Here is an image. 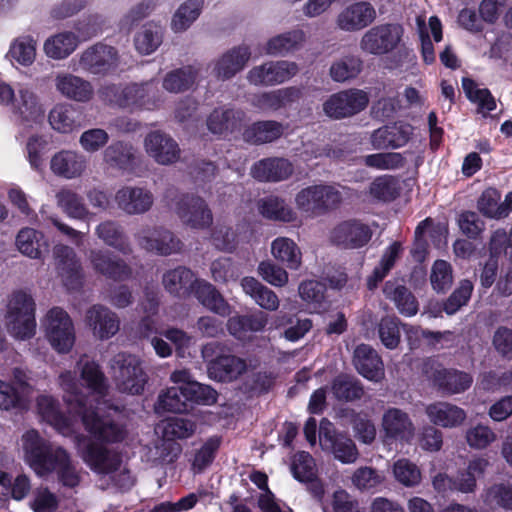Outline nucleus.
<instances>
[{"instance_id": "e2e57ef3", "label": "nucleus", "mask_w": 512, "mask_h": 512, "mask_svg": "<svg viewBox=\"0 0 512 512\" xmlns=\"http://www.w3.org/2000/svg\"><path fill=\"white\" fill-rule=\"evenodd\" d=\"M462 87L468 99L478 105V111L484 116L495 110L496 101L488 89L478 87L468 78L463 79Z\"/></svg>"}, {"instance_id": "aec40b11", "label": "nucleus", "mask_w": 512, "mask_h": 512, "mask_svg": "<svg viewBox=\"0 0 512 512\" xmlns=\"http://www.w3.org/2000/svg\"><path fill=\"white\" fill-rule=\"evenodd\" d=\"M372 236L370 228L357 220L337 224L330 232V240L345 249H356L366 245Z\"/></svg>"}, {"instance_id": "603ef678", "label": "nucleus", "mask_w": 512, "mask_h": 512, "mask_svg": "<svg viewBox=\"0 0 512 512\" xmlns=\"http://www.w3.org/2000/svg\"><path fill=\"white\" fill-rule=\"evenodd\" d=\"M403 248L400 242H393L383 252L379 265L374 269L373 274L368 278L367 285L370 290L377 287L389 271L394 267L395 262L400 258Z\"/></svg>"}, {"instance_id": "7ed1b4c3", "label": "nucleus", "mask_w": 512, "mask_h": 512, "mask_svg": "<svg viewBox=\"0 0 512 512\" xmlns=\"http://www.w3.org/2000/svg\"><path fill=\"white\" fill-rule=\"evenodd\" d=\"M74 441L83 462L93 472L102 476L100 484L102 489L114 487L128 490L134 485V476L122 462L118 452L96 443L84 435L75 434Z\"/></svg>"}, {"instance_id": "72a5a7b5", "label": "nucleus", "mask_w": 512, "mask_h": 512, "mask_svg": "<svg viewBox=\"0 0 512 512\" xmlns=\"http://www.w3.org/2000/svg\"><path fill=\"white\" fill-rule=\"evenodd\" d=\"M251 173L259 181L278 182L292 175L293 165L287 159L267 158L254 164Z\"/></svg>"}, {"instance_id": "864d4df0", "label": "nucleus", "mask_w": 512, "mask_h": 512, "mask_svg": "<svg viewBox=\"0 0 512 512\" xmlns=\"http://www.w3.org/2000/svg\"><path fill=\"white\" fill-rule=\"evenodd\" d=\"M304 41V31L293 30L271 38L265 50L269 55H284L298 49Z\"/></svg>"}, {"instance_id": "4be33fe9", "label": "nucleus", "mask_w": 512, "mask_h": 512, "mask_svg": "<svg viewBox=\"0 0 512 512\" xmlns=\"http://www.w3.org/2000/svg\"><path fill=\"white\" fill-rule=\"evenodd\" d=\"M84 321L92 335L99 340L110 339L120 328L117 314L100 304L87 309Z\"/></svg>"}, {"instance_id": "13d9d810", "label": "nucleus", "mask_w": 512, "mask_h": 512, "mask_svg": "<svg viewBox=\"0 0 512 512\" xmlns=\"http://www.w3.org/2000/svg\"><path fill=\"white\" fill-rule=\"evenodd\" d=\"M392 475L400 485L412 488L422 481V473L417 464L407 458L396 460L391 466Z\"/></svg>"}, {"instance_id": "a211bd4d", "label": "nucleus", "mask_w": 512, "mask_h": 512, "mask_svg": "<svg viewBox=\"0 0 512 512\" xmlns=\"http://www.w3.org/2000/svg\"><path fill=\"white\" fill-rule=\"evenodd\" d=\"M502 253L509 258L512 264V229L509 234L503 229H498L492 234L490 240V259L480 274V282L483 287L489 288L495 282L498 269L496 257Z\"/></svg>"}, {"instance_id": "bf43d9fd", "label": "nucleus", "mask_w": 512, "mask_h": 512, "mask_svg": "<svg viewBox=\"0 0 512 512\" xmlns=\"http://www.w3.org/2000/svg\"><path fill=\"white\" fill-rule=\"evenodd\" d=\"M156 432L161 434L166 441L184 439L195 432V424L182 418H169L157 425Z\"/></svg>"}, {"instance_id": "774afa93", "label": "nucleus", "mask_w": 512, "mask_h": 512, "mask_svg": "<svg viewBox=\"0 0 512 512\" xmlns=\"http://www.w3.org/2000/svg\"><path fill=\"white\" fill-rule=\"evenodd\" d=\"M187 404L186 388L171 387L159 395L156 408L159 411L181 413L187 409Z\"/></svg>"}, {"instance_id": "0e129e2a", "label": "nucleus", "mask_w": 512, "mask_h": 512, "mask_svg": "<svg viewBox=\"0 0 512 512\" xmlns=\"http://www.w3.org/2000/svg\"><path fill=\"white\" fill-rule=\"evenodd\" d=\"M96 234L104 243L123 253L131 251L126 236L115 222L106 221L99 224L96 228Z\"/></svg>"}, {"instance_id": "2f4dec72", "label": "nucleus", "mask_w": 512, "mask_h": 512, "mask_svg": "<svg viewBox=\"0 0 512 512\" xmlns=\"http://www.w3.org/2000/svg\"><path fill=\"white\" fill-rule=\"evenodd\" d=\"M354 365L364 378L380 382L384 378V367L377 352L368 345L361 344L354 351Z\"/></svg>"}, {"instance_id": "4468645a", "label": "nucleus", "mask_w": 512, "mask_h": 512, "mask_svg": "<svg viewBox=\"0 0 512 512\" xmlns=\"http://www.w3.org/2000/svg\"><path fill=\"white\" fill-rule=\"evenodd\" d=\"M142 249L159 255H170L181 250L182 243L174 234L162 227L142 228L135 234Z\"/></svg>"}, {"instance_id": "0eeeda50", "label": "nucleus", "mask_w": 512, "mask_h": 512, "mask_svg": "<svg viewBox=\"0 0 512 512\" xmlns=\"http://www.w3.org/2000/svg\"><path fill=\"white\" fill-rule=\"evenodd\" d=\"M403 34L404 29L399 24H379L361 36L359 48L362 52L374 56L390 54L400 46Z\"/></svg>"}, {"instance_id": "b1692460", "label": "nucleus", "mask_w": 512, "mask_h": 512, "mask_svg": "<svg viewBox=\"0 0 512 512\" xmlns=\"http://www.w3.org/2000/svg\"><path fill=\"white\" fill-rule=\"evenodd\" d=\"M425 373L439 389L450 395L466 391L473 382L470 374L454 369H446L440 365H432L429 369H425Z\"/></svg>"}, {"instance_id": "de8ad7c7", "label": "nucleus", "mask_w": 512, "mask_h": 512, "mask_svg": "<svg viewBox=\"0 0 512 512\" xmlns=\"http://www.w3.org/2000/svg\"><path fill=\"white\" fill-rule=\"evenodd\" d=\"M4 315H36V302L27 289L11 291L5 300Z\"/></svg>"}, {"instance_id": "ea45409f", "label": "nucleus", "mask_w": 512, "mask_h": 512, "mask_svg": "<svg viewBox=\"0 0 512 512\" xmlns=\"http://www.w3.org/2000/svg\"><path fill=\"white\" fill-rule=\"evenodd\" d=\"M489 462L483 457H477L469 461L467 467L458 471L455 477V491L469 494L477 488V480L483 477Z\"/></svg>"}, {"instance_id": "f3484780", "label": "nucleus", "mask_w": 512, "mask_h": 512, "mask_svg": "<svg viewBox=\"0 0 512 512\" xmlns=\"http://www.w3.org/2000/svg\"><path fill=\"white\" fill-rule=\"evenodd\" d=\"M381 429L386 441L410 443L415 436V426L408 413L395 407L384 411Z\"/></svg>"}, {"instance_id": "4d7b16f0", "label": "nucleus", "mask_w": 512, "mask_h": 512, "mask_svg": "<svg viewBox=\"0 0 512 512\" xmlns=\"http://www.w3.org/2000/svg\"><path fill=\"white\" fill-rule=\"evenodd\" d=\"M281 124L275 121H261L247 128L243 134L247 142L263 144L276 140L282 134Z\"/></svg>"}, {"instance_id": "393cba45", "label": "nucleus", "mask_w": 512, "mask_h": 512, "mask_svg": "<svg viewBox=\"0 0 512 512\" xmlns=\"http://www.w3.org/2000/svg\"><path fill=\"white\" fill-rule=\"evenodd\" d=\"M37 411L42 419L54 427L61 435L65 437L75 436L77 421L64 416L59 403L50 395H40L37 398Z\"/></svg>"}, {"instance_id": "f257e3e1", "label": "nucleus", "mask_w": 512, "mask_h": 512, "mask_svg": "<svg viewBox=\"0 0 512 512\" xmlns=\"http://www.w3.org/2000/svg\"><path fill=\"white\" fill-rule=\"evenodd\" d=\"M77 369L83 385L89 389L84 398L79 394V383L74 373L64 371L59 375L58 383L63 391V399L70 411L81 415L85 430L96 440L104 443H117L124 440L127 431L107 409H111L105 399L108 384L99 365L81 357Z\"/></svg>"}, {"instance_id": "6e6d98bb", "label": "nucleus", "mask_w": 512, "mask_h": 512, "mask_svg": "<svg viewBox=\"0 0 512 512\" xmlns=\"http://www.w3.org/2000/svg\"><path fill=\"white\" fill-rule=\"evenodd\" d=\"M204 1L187 0L175 11L171 20V29L175 33L186 31L199 17Z\"/></svg>"}, {"instance_id": "ddd939ff", "label": "nucleus", "mask_w": 512, "mask_h": 512, "mask_svg": "<svg viewBox=\"0 0 512 512\" xmlns=\"http://www.w3.org/2000/svg\"><path fill=\"white\" fill-rule=\"evenodd\" d=\"M377 17L374 6L367 1H356L344 6L335 17V27L342 32H359L371 25Z\"/></svg>"}, {"instance_id": "9d476101", "label": "nucleus", "mask_w": 512, "mask_h": 512, "mask_svg": "<svg viewBox=\"0 0 512 512\" xmlns=\"http://www.w3.org/2000/svg\"><path fill=\"white\" fill-rule=\"evenodd\" d=\"M219 349V344L211 342L203 346L202 357L208 361V375L217 381H232L242 375L247 365L245 361L233 355H220L215 359L212 357Z\"/></svg>"}, {"instance_id": "c756f323", "label": "nucleus", "mask_w": 512, "mask_h": 512, "mask_svg": "<svg viewBox=\"0 0 512 512\" xmlns=\"http://www.w3.org/2000/svg\"><path fill=\"white\" fill-rule=\"evenodd\" d=\"M425 413L432 424L449 429L461 426L467 418L464 409L446 401L428 404Z\"/></svg>"}, {"instance_id": "052dcab7", "label": "nucleus", "mask_w": 512, "mask_h": 512, "mask_svg": "<svg viewBox=\"0 0 512 512\" xmlns=\"http://www.w3.org/2000/svg\"><path fill=\"white\" fill-rule=\"evenodd\" d=\"M56 200L58 207L70 218L85 219L90 214L82 197L71 189H61Z\"/></svg>"}, {"instance_id": "f8f14e48", "label": "nucleus", "mask_w": 512, "mask_h": 512, "mask_svg": "<svg viewBox=\"0 0 512 512\" xmlns=\"http://www.w3.org/2000/svg\"><path fill=\"white\" fill-rule=\"evenodd\" d=\"M87 26V28H84V26H79L77 28L78 36L72 32H61L46 39L43 45V50L47 57L55 60H61L68 57L77 48L79 44V37L82 40H87L97 34L99 27L96 24V21L93 23L89 22Z\"/></svg>"}, {"instance_id": "1a4fd4ad", "label": "nucleus", "mask_w": 512, "mask_h": 512, "mask_svg": "<svg viewBox=\"0 0 512 512\" xmlns=\"http://www.w3.org/2000/svg\"><path fill=\"white\" fill-rule=\"evenodd\" d=\"M368 103L364 90L352 88L330 95L323 103V112L330 118L343 119L363 111Z\"/></svg>"}, {"instance_id": "c85d7f7f", "label": "nucleus", "mask_w": 512, "mask_h": 512, "mask_svg": "<svg viewBox=\"0 0 512 512\" xmlns=\"http://www.w3.org/2000/svg\"><path fill=\"white\" fill-rule=\"evenodd\" d=\"M87 158L74 150H61L50 160V169L58 177L71 180L81 177L87 169Z\"/></svg>"}, {"instance_id": "37998d69", "label": "nucleus", "mask_w": 512, "mask_h": 512, "mask_svg": "<svg viewBox=\"0 0 512 512\" xmlns=\"http://www.w3.org/2000/svg\"><path fill=\"white\" fill-rule=\"evenodd\" d=\"M199 76L195 66H184L168 72L162 81V87L169 93H182L189 90Z\"/></svg>"}, {"instance_id": "4c0bfd02", "label": "nucleus", "mask_w": 512, "mask_h": 512, "mask_svg": "<svg viewBox=\"0 0 512 512\" xmlns=\"http://www.w3.org/2000/svg\"><path fill=\"white\" fill-rule=\"evenodd\" d=\"M272 257L290 270H298L302 265V251L298 244L288 237H277L271 242Z\"/></svg>"}, {"instance_id": "680f3d73", "label": "nucleus", "mask_w": 512, "mask_h": 512, "mask_svg": "<svg viewBox=\"0 0 512 512\" xmlns=\"http://www.w3.org/2000/svg\"><path fill=\"white\" fill-rule=\"evenodd\" d=\"M326 286L316 280H305L299 284L298 293L315 312H321L326 308Z\"/></svg>"}, {"instance_id": "20e7f679", "label": "nucleus", "mask_w": 512, "mask_h": 512, "mask_svg": "<svg viewBox=\"0 0 512 512\" xmlns=\"http://www.w3.org/2000/svg\"><path fill=\"white\" fill-rule=\"evenodd\" d=\"M342 201V193L331 185L316 184L300 189L294 197L296 209L306 218L324 215Z\"/></svg>"}, {"instance_id": "338daca9", "label": "nucleus", "mask_w": 512, "mask_h": 512, "mask_svg": "<svg viewBox=\"0 0 512 512\" xmlns=\"http://www.w3.org/2000/svg\"><path fill=\"white\" fill-rule=\"evenodd\" d=\"M362 70V61L355 56H346L332 63L330 76L336 82L356 78Z\"/></svg>"}, {"instance_id": "79ce46f5", "label": "nucleus", "mask_w": 512, "mask_h": 512, "mask_svg": "<svg viewBox=\"0 0 512 512\" xmlns=\"http://www.w3.org/2000/svg\"><path fill=\"white\" fill-rule=\"evenodd\" d=\"M260 214L270 220L281 222H295L297 212L283 199L277 196H268L258 202Z\"/></svg>"}, {"instance_id": "6ab92c4d", "label": "nucleus", "mask_w": 512, "mask_h": 512, "mask_svg": "<svg viewBox=\"0 0 512 512\" xmlns=\"http://www.w3.org/2000/svg\"><path fill=\"white\" fill-rule=\"evenodd\" d=\"M11 107L13 114L27 125L41 123L45 116V106L40 97L28 87L18 89Z\"/></svg>"}, {"instance_id": "6e6552de", "label": "nucleus", "mask_w": 512, "mask_h": 512, "mask_svg": "<svg viewBox=\"0 0 512 512\" xmlns=\"http://www.w3.org/2000/svg\"><path fill=\"white\" fill-rule=\"evenodd\" d=\"M319 443L323 451L330 453L342 464H353L359 458L355 442L348 435L337 432L327 420L320 423Z\"/></svg>"}, {"instance_id": "a878e982", "label": "nucleus", "mask_w": 512, "mask_h": 512, "mask_svg": "<svg viewBox=\"0 0 512 512\" xmlns=\"http://www.w3.org/2000/svg\"><path fill=\"white\" fill-rule=\"evenodd\" d=\"M54 255L63 284L70 290L79 288L82 284L83 274L75 251L69 246L56 245Z\"/></svg>"}, {"instance_id": "bb28decb", "label": "nucleus", "mask_w": 512, "mask_h": 512, "mask_svg": "<svg viewBox=\"0 0 512 512\" xmlns=\"http://www.w3.org/2000/svg\"><path fill=\"white\" fill-rule=\"evenodd\" d=\"M117 207L129 215L147 212L153 205V195L141 187L123 186L114 196Z\"/></svg>"}, {"instance_id": "7c9ffc66", "label": "nucleus", "mask_w": 512, "mask_h": 512, "mask_svg": "<svg viewBox=\"0 0 512 512\" xmlns=\"http://www.w3.org/2000/svg\"><path fill=\"white\" fill-rule=\"evenodd\" d=\"M412 131L413 128L409 124L395 123L373 131L370 142L377 150L400 148L410 140Z\"/></svg>"}, {"instance_id": "58836bf2", "label": "nucleus", "mask_w": 512, "mask_h": 512, "mask_svg": "<svg viewBox=\"0 0 512 512\" xmlns=\"http://www.w3.org/2000/svg\"><path fill=\"white\" fill-rule=\"evenodd\" d=\"M48 120L51 127L59 133H72L81 123L77 109L67 103L56 104L49 112Z\"/></svg>"}, {"instance_id": "c03bdc74", "label": "nucleus", "mask_w": 512, "mask_h": 512, "mask_svg": "<svg viewBox=\"0 0 512 512\" xmlns=\"http://www.w3.org/2000/svg\"><path fill=\"white\" fill-rule=\"evenodd\" d=\"M383 292L386 298L395 303L401 314L410 317L418 312V303L405 286L399 285L394 281H388L385 283Z\"/></svg>"}, {"instance_id": "09e8293b", "label": "nucleus", "mask_w": 512, "mask_h": 512, "mask_svg": "<svg viewBox=\"0 0 512 512\" xmlns=\"http://www.w3.org/2000/svg\"><path fill=\"white\" fill-rule=\"evenodd\" d=\"M4 326L12 338L29 340L36 334V315H4Z\"/></svg>"}, {"instance_id": "a18cd8bd", "label": "nucleus", "mask_w": 512, "mask_h": 512, "mask_svg": "<svg viewBox=\"0 0 512 512\" xmlns=\"http://www.w3.org/2000/svg\"><path fill=\"white\" fill-rule=\"evenodd\" d=\"M103 160L112 168L129 170L135 164L136 151L131 144L115 142L104 150Z\"/></svg>"}, {"instance_id": "f704fd0d", "label": "nucleus", "mask_w": 512, "mask_h": 512, "mask_svg": "<svg viewBox=\"0 0 512 512\" xmlns=\"http://www.w3.org/2000/svg\"><path fill=\"white\" fill-rule=\"evenodd\" d=\"M300 95V90L295 87H286L255 95L251 104L260 111H276L295 101Z\"/></svg>"}, {"instance_id": "423d86ee", "label": "nucleus", "mask_w": 512, "mask_h": 512, "mask_svg": "<svg viewBox=\"0 0 512 512\" xmlns=\"http://www.w3.org/2000/svg\"><path fill=\"white\" fill-rule=\"evenodd\" d=\"M110 368L115 385L120 392L131 395L143 392L148 378L137 356L118 353L112 358Z\"/></svg>"}, {"instance_id": "49530a36", "label": "nucleus", "mask_w": 512, "mask_h": 512, "mask_svg": "<svg viewBox=\"0 0 512 512\" xmlns=\"http://www.w3.org/2000/svg\"><path fill=\"white\" fill-rule=\"evenodd\" d=\"M195 295L199 302L207 309L221 316H227L230 314L229 304L212 284L205 281L197 282Z\"/></svg>"}, {"instance_id": "5701e85b", "label": "nucleus", "mask_w": 512, "mask_h": 512, "mask_svg": "<svg viewBox=\"0 0 512 512\" xmlns=\"http://www.w3.org/2000/svg\"><path fill=\"white\" fill-rule=\"evenodd\" d=\"M144 149L147 155L160 165L175 163L180 157V149L176 141L160 131H153L146 135Z\"/></svg>"}, {"instance_id": "39448f33", "label": "nucleus", "mask_w": 512, "mask_h": 512, "mask_svg": "<svg viewBox=\"0 0 512 512\" xmlns=\"http://www.w3.org/2000/svg\"><path fill=\"white\" fill-rule=\"evenodd\" d=\"M44 336L53 350L60 354L69 353L76 340L74 323L69 314L59 307L47 311L41 319Z\"/></svg>"}, {"instance_id": "8fccbe9b", "label": "nucleus", "mask_w": 512, "mask_h": 512, "mask_svg": "<svg viewBox=\"0 0 512 512\" xmlns=\"http://www.w3.org/2000/svg\"><path fill=\"white\" fill-rule=\"evenodd\" d=\"M243 121V113L232 109H216L208 120V129L214 134H222L226 131H235L240 128Z\"/></svg>"}, {"instance_id": "69168bd1", "label": "nucleus", "mask_w": 512, "mask_h": 512, "mask_svg": "<svg viewBox=\"0 0 512 512\" xmlns=\"http://www.w3.org/2000/svg\"><path fill=\"white\" fill-rule=\"evenodd\" d=\"M481 499L487 506L512 510V484H493L483 491Z\"/></svg>"}, {"instance_id": "5fc2aeb1", "label": "nucleus", "mask_w": 512, "mask_h": 512, "mask_svg": "<svg viewBox=\"0 0 512 512\" xmlns=\"http://www.w3.org/2000/svg\"><path fill=\"white\" fill-rule=\"evenodd\" d=\"M16 246L23 255L37 259L41 257L43 249L47 248V243L42 233L32 228H24L16 237Z\"/></svg>"}, {"instance_id": "f03ea898", "label": "nucleus", "mask_w": 512, "mask_h": 512, "mask_svg": "<svg viewBox=\"0 0 512 512\" xmlns=\"http://www.w3.org/2000/svg\"><path fill=\"white\" fill-rule=\"evenodd\" d=\"M21 446L26 464L37 476L46 478L55 473L64 487L75 488L80 484L81 470L70 454L62 447L49 444L36 430H28L22 435Z\"/></svg>"}, {"instance_id": "9b49d317", "label": "nucleus", "mask_w": 512, "mask_h": 512, "mask_svg": "<svg viewBox=\"0 0 512 512\" xmlns=\"http://www.w3.org/2000/svg\"><path fill=\"white\" fill-rule=\"evenodd\" d=\"M299 71L295 62L280 60L268 61L254 66L247 73V80L254 86H274L282 84Z\"/></svg>"}, {"instance_id": "3c124183", "label": "nucleus", "mask_w": 512, "mask_h": 512, "mask_svg": "<svg viewBox=\"0 0 512 512\" xmlns=\"http://www.w3.org/2000/svg\"><path fill=\"white\" fill-rule=\"evenodd\" d=\"M163 30L160 25L149 22L141 27L134 37L135 49L142 55L155 52L162 43Z\"/></svg>"}, {"instance_id": "c9c22d12", "label": "nucleus", "mask_w": 512, "mask_h": 512, "mask_svg": "<svg viewBox=\"0 0 512 512\" xmlns=\"http://www.w3.org/2000/svg\"><path fill=\"white\" fill-rule=\"evenodd\" d=\"M37 41L30 35H21L13 39L6 53V59L12 65L30 67L36 60Z\"/></svg>"}, {"instance_id": "e433bc0d", "label": "nucleus", "mask_w": 512, "mask_h": 512, "mask_svg": "<svg viewBox=\"0 0 512 512\" xmlns=\"http://www.w3.org/2000/svg\"><path fill=\"white\" fill-rule=\"evenodd\" d=\"M89 259L94 270L108 278L121 280L130 275V268L123 261L112 257L108 252L92 250Z\"/></svg>"}, {"instance_id": "a19ab883", "label": "nucleus", "mask_w": 512, "mask_h": 512, "mask_svg": "<svg viewBox=\"0 0 512 512\" xmlns=\"http://www.w3.org/2000/svg\"><path fill=\"white\" fill-rule=\"evenodd\" d=\"M241 286L245 294L249 295L262 309L276 311L279 308L280 300L277 294L257 279L244 277L241 280Z\"/></svg>"}, {"instance_id": "cd10ccee", "label": "nucleus", "mask_w": 512, "mask_h": 512, "mask_svg": "<svg viewBox=\"0 0 512 512\" xmlns=\"http://www.w3.org/2000/svg\"><path fill=\"white\" fill-rule=\"evenodd\" d=\"M54 85L61 96L75 102L86 103L94 96V89L89 81L68 72L57 73Z\"/></svg>"}, {"instance_id": "2eb2a0df", "label": "nucleus", "mask_w": 512, "mask_h": 512, "mask_svg": "<svg viewBox=\"0 0 512 512\" xmlns=\"http://www.w3.org/2000/svg\"><path fill=\"white\" fill-rule=\"evenodd\" d=\"M174 211L183 224L192 229H205L213 221L211 210L206 202L193 195L181 196L175 204Z\"/></svg>"}, {"instance_id": "dca6fc26", "label": "nucleus", "mask_w": 512, "mask_h": 512, "mask_svg": "<svg viewBox=\"0 0 512 512\" xmlns=\"http://www.w3.org/2000/svg\"><path fill=\"white\" fill-rule=\"evenodd\" d=\"M120 57L117 50L105 44H96L80 56V67L92 74H106L118 68Z\"/></svg>"}, {"instance_id": "473e14b6", "label": "nucleus", "mask_w": 512, "mask_h": 512, "mask_svg": "<svg viewBox=\"0 0 512 512\" xmlns=\"http://www.w3.org/2000/svg\"><path fill=\"white\" fill-rule=\"evenodd\" d=\"M250 56L251 53L248 47H234L224 53L213 64V74L221 80L232 78L244 68Z\"/></svg>"}, {"instance_id": "412c9836", "label": "nucleus", "mask_w": 512, "mask_h": 512, "mask_svg": "<svg viewBox=\"0 0 512 512\" xmlns=\"http://www.w3.org/2000/svg\"><path fill=\"white\" fill-rule=\"evenodd\" d=\"M125 95V103H128L127 108L131 110L152 111L160 108L163 103V94L154 80L126 85Z\"/></svg>"}]
</instances>
